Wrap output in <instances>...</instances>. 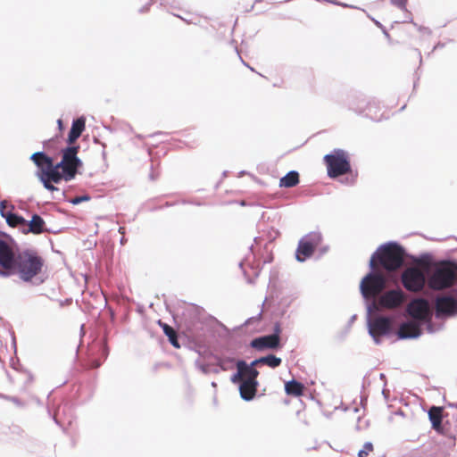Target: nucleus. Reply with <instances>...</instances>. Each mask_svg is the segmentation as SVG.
Instances as JSON below:
<instances>
[{"label":"nucleus","instance_id":"56","mask_svg":"<svg viewBox=\"0 0 457 457\" xmlns=\"http://www.w3.org/2000/svg\"><path fill=\"white\" fill-rule=\"evenodd\" d=\"M160 4L162 6H170L172 8H177L179 3L176 0H160Z\"/></svg>","mask_w":457,"mask_h":457},{"label":"nucleus","instance_id":"53","mask_svg":"<svg viewBox=\"0 0 457 457\" xmlns=\"http://www.w3.org/2000/svg\"><path fill=\"white\" fill-rule=\"evenodd\" d=\"M410 22L412 23L413 26L416 27L420 32L425 33V34H428V35H431L432 34V30L428 27H425V26H422V25H418L416 22L413 21V18L412 17L410 18Z\"/></svg>","mask_w":457,"mask_h":457},{"label":"nucleus","instance_id":"9","mask_svg":"<svg viewBox=\"0 0 457 457\" xmlns=\"http://www.w3.org/2000/svg\"><path fill=\"white\" fill-rule=\"evenodd\" d=\"M372 312L368 313V311L365 310L367 330L374 344L380 345L384 337L390 338L393 336L391 320L387 316H378L371 321Z\"/></svg>","mask_w":457,"mask_h":457},{"label":"nucleus","instance_id":"2","mask_svg":"<svg viewBox=\"0 0 457 457\" xmlns=\"http://www.w3.org/2000/svg\"><path fill=\"white\" fill-rule=\"evenodd\" d=\"M393 243L394 242L382 243L371 253L368 262V272L360 281L359 290L368 313L378 310L375 300H370V296L372 298L378 296L386 285L385 276L375 270V261L378 260L379 264L388 271H394L401 267V256L390 252V245Z\"/></svg>","mask_w":457,"mask_h":457},{"label":"nucleus","instance_id":"21","mask_svg":"<svg viewBox=\"0 0 457 457\" xmlns=\"http://www.w3.org/2000/svg\"><path fill=\"white\" fill-rule=\"evenodd\" d=\"M404 295L401 289H392L386 292L379 298V303L386 308H395L403 301Z\"/></svg>","mask_w":457,"mask_h":457},{"label":"nucleus","instance_id":"39","mask_svg":"<svg viewBox=\"0 0 457 457\" xmlns=\"http://www.w3.org/2000/svg\"><path fill=\"white\" fill-rule=\"evenodd\" d=\"M415 51L417 52L418 55H419V58H420V63H419V67L417 68V70L415 71L414 72V79H413V87H412V92L410 96V97L414 94V92L416 91L417 87H418V85H419V81L420 79V67L423 63V60H422V55H421V53L420 51L416 48Z\"/></svg>","mask_w":457,"mask_h":457},{"label":"nucleus","instance_id":"26","mask_svg":"<svg viewBox=\"0 0 457 457\" xmlns=\"http://www.w3.org/2000/svg\"><path fill=\"white\" fill-rule=\"evenodd\" d=\"M369 103V98L364 96L361 94L354 95L349 99L348 108L349 110L354 112L356 114L362 116L367 104Z\"/></svg>","mask_w":457,"mask_h":457},{"label":"nucleus","instance_id":"31","mask_svg":"<svg viewBox=\"0 0 457 457\" xmlns=\"http://www.w3.org/2000/svg\"><path fill=\"white\" fill-rule=\"evenodd\" d=\"M238 266L241 269L247 284H249V285H253L255 283V279L260 276L261 271L262 270V267H260L259 265L251 263L249 265V269L253 272V276H251L248 272V270L244 268V261H241L238 263Z\"/></svg>","mask_w":457,"mask_h":457},{"label":"nucleus","instance_id":"45","mask_svg":"<svg viewBox=\"0 0 457 457\" xmlns=\"http://www.w3.org/2000/svg\"><path fill=\"white\" fill-rule=\"evenodd\" d=\"M91 200V195H79V196H77V197H74L72 199H67L66 201L70 204H71L72 205H79L84 202H88Z\"/></svg>","mask_w":457,"mask_h":457},{"label":"nucleus","instance_id":"13","mask_svg":"<svg viewBox=\"0 0 457 457\" xmlns=\"http://www.w3.org/2000/svg\"><path fill=\"white\" fill-rule=\"evenodd\" d=\"M436 312L438 318L452 319L457 317V294L445 295L436 299Z\"/></svg>","mask_w":457,"mask_h":457},{"label":"nucleus","instance_id":"5","mask_svg":"<svg viewBox=\"0 0 457 457\" xmlns=\"http://www.w3.org/2000/svg\"><path fill=\"white\" fill-rule=\"evenodd\" d=\"M323 163L327 168L329 179H337L345 186L355 184L358 177L357 170L351 163L349 153L342 148H335L323 156Z\"/></svg>","mask_w":457,"mask_h":457},{"label":"nucleus","instance_id":"51","mask_svg":"<svg viewBox=\"0 0 457 457\" xmlns=\"http://www.w3.org/2000/svg\"><path fill=\"white\" fill-rule=\"evenodd\" d=\"M242 371L239 370V368H237V370L233 372L230 376L231 383L238 386V384H241L240 380L242 379Z\"/></svg>","mask_w":457,"mask_h":457},{"label":"nucleus","instance_id":"62","mask_svg":"<svg viewBox=\"0 0 457 457\" xmlns=\"http://www.w3.org/2000/svg\"><path fill=\"white\" fill-rule=\"evenodd\" d=\"M445 46V43H443V42H441V41L437 42V43L434 46V47H433V49L431 50V52H430V53H428V55L429 56V55H430L433 52H435L436 50H437V49H442V48H444Z\"/></svg>","mask_w":457,"mask_h":457},{"label":"nucleus","instance_id":"40","mask_svg":"<svg viewBox=\"0 0 457 457\" xmlns=\"http://www.w3.org/2000/svg\"><path fill=\"white\" fill-rule=\"evenodd\" d=\"M366 14L367 17L375 24L378 29H380L385 37L390 42L391 41V36L387 30V29L378 20H376L374 17L370 15L364 9H361Z\"/></svg>","mask_w":457,"mask_h":457},{"label":"nucleus","instance_id":"61","mask_svg":"<svg viewBox=\"0 0 457 457\" xmlns=\"http://www.w3.org/2000/svg\"><path fill=\"white\" fill-rule=\"evenodd\" d=\"M7 212L8 211H6L5 207H4V202L0 199V215H1V217L4 219L6 217Z\"/></svg>","mask_w":457,"mask_h":457},{"label":"nucleus","instance_id":"12","mask_svg":"<svg viewBox=\"0 0 457 457\" xmlns=\"http://www.w3.org/2000/svg\"><path fill=\"white\" fill-rule=\"evenodd\" d=\"M58 164L59 162H54V159L51 156L50 162L47 161L42 169L36 170L37 178L49 179L54 184H60L62 181H71V179H66L63 170H61Z\"/></svg>","mask_w":457,"mask_h":457},{"label":"nucleus","instance_id":"16","mask_svg":"<svg viewBox=\"0 0 457 457\" xmlns=\"http://www.w3.org/2000/svg\"><path fill=\"white\" fill-rule=\"evenodd\" d=\"M406 311L412 319L423 321L428 315V302L423 298H416L407 305Z\"/></svg>","mask_w":457,"mask_h":457},{"label":"nucleus","instance_id":"55","mask_svg":"<svg viewBox=\"0 0 457 457\" xmlns=\"http://www.w3.org/2000/svg\"><path fill=\"white\" fill-rule=\"evenodd\" d=\"M318 248V255L315 257L316 260H319L320 259L324 254H326L328 250H329V246L328 245H320Z\"/></svg>","mask_w":457,"mask_h":457},{"label":"nucleus","instance_id":"27","mask_svg":"<svg viewBox=\"0 0 457 457\" xmlns=\"http://www.w3.org/2000/svg\"><path fill=\"white\" fill-rule=\"evenodd\" d=\"M3 235H6L0 230V266L7 267L10 261H12L14 253L10 246L4 240Z\"/></svg>","mask_w":457,"mask_h":457},{"label":"nucleus","instance_id":"4","mask_svg":"<svg viewBox=\"0 0 457 457\" xmlns=\"http://www.w3.org/2000/svg\"><path fill=\"white\" fill-rule=\"evenodd\" d=\"M14 275L24 283L34 287L46 282L48 276L46 271V261L35 247L18 250L12 258Z\"/></svg>","mask_w":457,"mask_h":457},{"label":"nucleus","instance_id":"15","mask_svg":"<svg viewBox=\"0 0 457 457\" xmlns=\"http://www.w3.org/2000/svg\"><path fill=\"white\" fill-rule=\"evenodd\" d=\"M287 338L284 341L276 340L270 334L254 337L250 342V346L262 352L265 349L281 350L286 345Z\"/></svg>","mask_w":457,"mask_h":457},{"label":"nucleus","instance_id":"59","mask_svg":"<svg viewBox=\"0 0 457 457\" xmlns=\"http://www.w3.org/2000/svg\"><path fill=\"white\" fill-rule=\"evenodd\" d=\"M262 253H264V251H263ZM265 253H266V256L263 259V263L265 264V263L272 262H273V258H274L273 257V253H269V250L267 252H265Z\"/></svg>","mask_w":457,"mask_h":457},{"label":"nucleus","instance_id":"22","mask_svg":"<svg viewBox=\"0 0 457 457\" xmlns=\"http://www.w3.org/2000/svg\"><path fill=\"white\" fill-rule=\"evenodd\" d=\"M86 129V117L81 115L77 119H73L71 129L68 132L66 142L70 145L76 141Z\"/></svg>","mask_w":457,"mask_h":457},{"label":"nucleus","instance_id":"41","mask_svg":"<svg viewBox=\"0 0 457 457\" xmlns=\"http://www.w3.org/2000/svg\"><path fill=\"white\" fill-rule=\"evenodd\" d=\"M422 322H424L426 327V331L428 334H435L438 331H441L444 328V323L441 324H433L427 318Z\"/></svg>","mask_w":457,"mask_h":457},{"label":"nucleus","instance_id":"58","mask_svg":"<svg viewBox=\"0 0 457 457\" xmlns=\"http://www.w3.org/2000/svg\"><path fill=\"white\" fill-rule=\"evenodd\" d=\"M8 400L12 402L14 404H16L19 407H23L24 406V403H22V401L19 397H17V396L9 395L8 396Z\"/></svg>","mask_w":457,"mask_h":457},{"label":"nucleus","instance_id":"46","mask_svg":"<svg viewBox=\"0 0 457 457\" xmlns=\"http://www.w3.org/2000/svg\"><path fill=\"white\" fill-rule=\"evenodd\" d=\"M2 268L3 269H0V277L1 278H10L12 276H14L12 261H10L7 267H2Z\"/></svg>","mask_w":457,"mask_h":457},{"label":"nucleus","instance_id":"17","mask_svg":"<svg viewBox=\"0 0 457 457\" xmlns=\"http://www.w3.org/2000/svg\"><path fill=\"white\" fill-rule=\"evenodd\" d=\"M453 447H448L446 438L435 440L423 448L424 457H448L449 451Z\"/></svg>","mask_w":457,"mask_h":457},{"label":"nucleus","instance_id":"3","mask_svg":"<svg viewBox=\"0 0 457 457\" xmlns=\"http://www.w3.org/2000/svg\"><path fill=\"white\" fill-rule=\"evenodd\" d=\"M52 394L53 391L47 395L46 411L48 416L64 433H66L67 428L65 427V422H67L69 426L72 424L75 406L79 403H84L93 396L94 386L91 383L86 387H83L81 385L73 386L71 395L62 397L60 400L53 397Z\"/></svg>","mask_w":457,"mask_h":457},{"label":"nucleus","instance_id":"20","mask_svg":"<svg viewBox=\"0 0 457 457\" xmlns=\"http://www.w3.org/2000/svg\"><path fill=\"white\" fill-rule=\"evenodd\" d=\"M259 386V381L253 378H247L244 379L241 384H238V391L241 399L245 402H251L254 400L257 396Z\"/></svg>","mask_w":457,"mask_h":457},{"label":"nucleus","instance_id":"54","mask_svg":"<svg viewBox=\"0 0 457 457\" xmlns=\"http://www.w3.org/2000/svg\"><path fill=\"white\" fill-rule=\"evenodd\" d=\"M260 317H261V312L258 313L256 316H253V317L248 318L245 321L244 325L247 326V327L251 326V325H253V324L258 325L260 323Z\"/></svg>","mask_w":457,"mask_h":457},{"label":"nucleus","instance_id":"52","mask_svg":"<svg viewBox=\"0 0 457 457\" xmlns=\"http://www.w3.org/2000/svg\"><path fill=\"white\" fill-rule=\"evenodd\" d=\"M392 5L397 7L402 11H405L408 4V0H390Z\"/></svg>","mask_w":457,"mask_h":457},{"label":"nucleus","instance_id":"19","mask_svg":"<svg viewBox=\"0 0 457 457\" xmlns=\"http://www.w3.org/2000/svg\"><path fill=\"white\" fill-rule=\"evenodd\" d=\"M46 230V223L45 220L37 213H32L29 220H25L24 225L21 227L22 234L40 235Z\"/></svg>","mask_w":457,"mask_h":457},{"label":"nucleus","instance_id":"38","mask_svg":"<svg viewBox=\"0 0 457 457\" xmlns=\"http://www.w3.org/2000/svg\"><path fill=\"white\" fill-rule=\"evenodd\" d=\"M10 364L12 369L19 371V372H24L28 374V382H31L33 380V375L27 370L26 368L21 363V361L18 359H10Z\"/></svg>","mask_w":457,"mask_h":457},{"label":"nucleus","instance_id":"6","mask_svg":"<svg viewBox=\"0 0 457 457\" xmlns=\"http://www.w3.org/2000/svg\"><path fill=\"white\" fill-rule=\"evenodd\" d=\"M422 410L428 413L431 428L443 438H446L448 447H454L457 436V412H445V407L438 405H431L428 408L422 406Z\"/></svg>","mask_w":457,"mask_h":457},{"label":"nucleus","instance_id":"63","mask_svg":"<svg viewBox=\"0 0 457 457\" xmlns=\"http://www.w3.org/2000/svg\"><path fill=\"white\" fill-rule=\"evenodd\" d=\"M338 6H342L344 8H351V9H359L361 10V8L355 6V5H353V4H346V3H344V2H341L339 3V5Z\"/></svg>","mask_w":457,"mask_h":457},{"label":"nucleus","instance_id":"10","mask_svg":"<svg viewBox=\"0 0 457 457\" xmlns=\"http://www.w3.org/2000/svg\"><path fill=\"white\" fill-rule=\"evenodd\" d=\"M322 241L323 236L320 231H312L302 237L295 252V260L303 263L312 258L314 250L321 245Z\"/></svg>","mask_w":457,"mask_h":457},{"label":"nucleus","instance_id":"28","mask_svg":"<svg viewBox=\"0 0 457 457\" xmlns=\"http://www.w3.org/2000/svg\"><path fill=\"white\" fill-rule=\"evenodd\" d=\"M299 183V172L295 170H291L279 179L278 186L281 188H290L297 186Z\"/></svg>","mask_w":457,"mask_h":457},{"label":"nucleus","instance_id":"25","mask_svg":"<svg viewBox=\"0 0 457 457\" xmlns=\"http://www.w3.org/2000/svg\"><path fill=\"white\" fill-rule=\"evenodd\" d=\"M265 299L272 303H278V307L285 304V302H287V298L283 296L281 284L268 285V295Z\"/></svg>","mask_w":457,"mask_h":457},{"label":"nucleus","instance_id":"47","mask_svg":"<svg viewBox=\"0 0 457 457\" xmlns=\"http://www.w3.org/2000/svg\"><path fill=\"white\" fill-rule=\"evenodd\" d=\"M282 332V327L279 321H276L272 328V332L270 333L276 340L278 341H284L285 339H282L280 337V334Z\"/></svg>","mask_w":457,"mask_h":457},{"label":"nucleus","instance_id":"48","mask_svg":"<svg viewBox=\"0 0 457 457\" xmlns=\"http://www.w3.org/2000/svg\"><path fill=\"white\" fill-rule=\"evenodd\" d=\"M195 366L198 370H200L204 375H208L211 373V369L209 368L208 364H205L203 361H201L199 358H197L195 361Z\"/></svg>","mask_w":457,"mask_h":457},{"label":"nucleus","instance_id":"35","mask_svg":"<svg viewBox=\"0 0 457 457\" xmlns=\"http://www.w3.org/2000/svg\"><path fill=\"white\" fill-rule=\"evenodd\" d=\"M258 361L260 363L266 364L268 367L271 369H276L279 367L282 363V359L272 353H269L264 356H260L258 357Z\"/></svg>","mask_w":457,"mask_h":457},{"label":"nucleus","instance_id":"57","mask_svg":"<svg viewBox=\"0 0 457 457\" xmlns=\"http://www.w3.org/2000/svg\"><path fill=\"white\" fill-rule=\"evenodd\" d=\"M157 0H148V2L144 4L141 8H139L138 12L139 13H145L149 11L150 6L156 2Z\"/></svg>","mask_w":457,"mask_h":457},{"label":"nucleus","instance_id":"14","mask_svg":"<svg viewBox=\"0 0 457 457\" xmlns=\"http://www.w3.org/2000/svg\"><path fill=\"white\" fill-rule=\"evenodd\" d=\"M402 281L407 290L416 292L422 289L425 277L418 268L411 267L402 274Z\"/></svg>","mask_w":457,"mask_h":457},{"label":"nucleus","instance_id":"36","mask_svg":"<svg viewBox=\"0 0 457 457\" xmlns=\"http://www.w3.org/2000/svg\"><path fill=\"white\" fill-rule=\"evenodd\" d=\"M356 319H357L356 314H353L350 317V319L348 320L345 328L342 330L338 331L335 335L336 341H337L338 343H342L345 340V338H346L347 335L349 334L351 328H352L353 324L354 323V321L356 320Z\"/></svg>","mask_w":457,"mask_h":457},{"label":"nucleus","instance_id":"8","mask_svg":"<svg viewBox=\"0 0 457 457\" xmlns=\"http://www.w3.org/2000/svg\"><path fill=\"white\" fill-rule=\"evenodd\" d=\"M79 145H66L62 149V158L59 161L58 167L63 170L66 179L73 180L78 174H82L83 161L78 156Z\"/></svg>","mask_w":457,"mask_h":457},{"label":"nucleus","instance_id":"32","mask_svg":"<svg viewBox=\"0 0 457 457\" xmlns=\"http://www.w3.org/2000/svg\"><path fill=\"white\" fill-rule=\"evenodd\" d=\"M4 220L8 226L17 227L18 229L21 232V227L24 225L26 219L18 212L8 211Z\"/></svg>","mask_w":457,"mask_h":457},{"label":"nucleus","instance_id":"29","mask_svg":"<svg viewBox=\"0 0 457 457\" xmlns=\"http://www.w3.org/2000/svg\"><path fill=\"white\" fill-rule=\"evenodd\" d=\"M258 363H260L258 358H255L249 363L245 360H238L237 361V368H239L243 374H248L249 378H253L257 379V377L260 374V372L254 367Z\"/></svg>","mask_w":457,"mask_h":457},{"label":"nucleus","instance_id":"23","mask_svg":"<svg viewBox=\"0 0 457 457\" xmlns=\"http://www.w3.org/2000/svg\"><path fill=\"white\" fill-rule=\"evenodd\" d=\"M380 102L375 98H369V103L362 116L378 122L383 118V113H380Z\"/></svg>","mask_w":457,"mask_h":457},{"label":"nucleus","instance_id":"44","mask_svg":"<svg viewBox=\"0 0 457 457\" xmlns=\"http://www.w3.org/2000/svg\"><path fill=\"white\" fill-rule=\"evenodd\" d=\"M274 305H276V309L274 310V313L282 318L287 312V308L290 306L291 304V301H287V302H285V304L283 305H280L278 307V303H273Z\"/></svg>","mask_w":457,"mask_h":457},{"label":"nucleus","instance_id":"1","mask_svg":"<svg viewBox=\"0 0 457 457\" xmlns=\"http://www.w3.org/2000/svg\"><path fill=\"white\" fill-rule=\"evenodd\" d=\"M185 332L183 344L185 346L201 355L202 350L216 348L212 353L216 365L223 370L232 368L236 361V350L225 344L230 332L227 326L197 304L190 306L183 312Z\"/></svg>","mask_w":457,"mask_h":457},{"label":"nucleus","instance_id":"60","mask_svg":"<svg viewBox=\"0 0 457 457\" xmlns=\"http://www.w3.org/2000/svg\"><path fill=\"white\" fill-rule=\"evenodd\" d=\"M151 171L149 173V179L152 180V181H154L157 179L158 176H159V172H155L154 170V164L152 163L151 164Z\"/></svg>","mask_w":457,"mask_h":457},{"label":"nucleus","instance_id":"49","mask_svg":"<svg viewBox=\"0 0 457 457\" xmlns=\"http://www.w3.org/2000/svg\"><path fill=\"white\" fill-rule=\"evenodd\" d=\"M157 324L162 329L163 334L168 337L171 334H173L174 330L171 326L162 321V320H157Z\"/></svg>","mask_w":457,"mask_h":457},{"label":"nucleus","instance_id":"43","mask_svg":"<svg viewBox=\"0 0 457 457\" xmlns=\"http://www.w3.org/2000/svg\"><path fill=\"white\" fill-rule=\"evenodd\" d=\"M281 284L279 279V270L278 268L274 267L270 271L269 284L268 285H276Z\"/></svg>","mask_w":457,"mask_h":457},{"label":"nucleus","instance_id":"50","mask_svg":"<svg viewBox=\"0 0 457 457\" xmlns=\"http://www.w3.org/2000/svg\"><path fill=\"white\" fill-rule=\"evenodd\" d=\"M168 341L169 343L176 349H179L181 347V344H180V339L179 337L177 336V334L175 333V331L173 332V334H171L170 336H169L168 337Z\"/></svg>","mask_w":457,"mask_h":457},{"label":"nucleus","instance_id":"24","mask_svg":"<svg viewBox=\"0 0 457 457\" xmlns=\"http://www.w3.org/2000/svg\"><path fill=\"white\" fill-rule=\"evenodd\" d=\"M279 236V230L271 227L267 230L263 229V234L262 236L255 237L253 238V242L258 246L265 240L266 242L262 246V251L267 252L269 245L272 244Z\"/></svg>","mask_w":457,"mask_h":457},{"label":"nucleus","instance_id":"11","mask_svg":"<svg viewBox=\"0 0 457 457\" xmlns=\"http://www.w3.org/2000/svg\"><path fill=\"white\" fill-rule=\"evenodd\" d=\"M388 242H395L390 245V252L394 254H399L401 256V266L403 263L404 258H409L412 262L424 264L429 266L431 269L433 267L434 262L436 260L433 259V253L430 251H422L418 254H414L410 253L406 247H404L401 243L395 240H389Z\"/></svg>","mask_w":457,"mask_h":457},{"label":"nucleus","instance_id":"7","mask_svg":"<svg viewBox=\"0 0 457 457\" xmlns=\"http://www.w3.org/2000/svg\"><path fill=\"white\" fill-rule=\"evenodd\" d=\"M457 278V258L436 259L428 273V285L434 289L452 286Z\"/></svg>","mask_w":457,"mask_h":457},{"label":"nucleus","instance_id":"64","mask_svg":"<svg viewBox=\"0 0 457 457\" xmlns=\"http://www.w3.org/2000/svg\"><path fill=\"white\" fill-rule=\"evenodd\" d=\"M100 145H102L103 147V151H102V158L104 161L106 160V156H107V154H106V151H105V148L107 146L106 143L104 142H100Z\"/></svg>","mask_w":457,"mask_h":457},{"label":"nucleus","instance_id":"34","mask_svg":"<svg viewBox=\"0 0 457 457\" xmlns=\"http://www.w3.org/2000/svg\"><path fill=\"white\" fill-rule=\"evenodd\" d=\"M38 180L40 181L45 189L53 194L54 199L61 200L64 198L65 192L62 191L59 187L54 186V183H52V181L45 179H38Z\"/></svg>","mask_w":457,"mask_h":457},{"label":"nucleus","instance_id":"42","mask_svg":"<svg viewBox=\"0 0 457 457\" xmlns=\"http://www.w3.org/2000/svg\"><path fill=\"white\" fill-rule=\"evenodd\" d=\"M374 450L372 442L367 441L363 444L362 447L358 451L357 457H367Z\"/></svg>","mask_w":457,"mask_h":457},{"label":"nucleus","instance_id":"18","mask_svg":"<svg viewBox=\"0 0 457 457\" xmlns=\"http://www.w3.org/2000/svg\"><path fill=\"white\" fill-rule=\"evenodd\" d=\"M396 335L399 340H414L420 338L423 331L417 322L405 321L402 323Z\"/></svg>","mask_w":457,"mask_h":457},{"label":"nucleus","instance_id":"33","mask_svg":"<svg viewBox=\"0 0 457 457\" xmlns=\"http://www.w3.org/2000/svg\"><path fill=\"white\" fill-rule=\"evenodd\" d=\"M29 160L37 167V170L42 169L45 163L51 160V156L46 154L44 150L37 151L29 156Z\"/></svg>","mask_w":457,"mask_h":457},{"label":"nucleus","instance_id":"30","mask_svg":"<svg viewBox=\"0 0 457 457\" xmlns=\"http://www.w3.org/2000/svg\"><path fill=\"white\" fill-rule=\"evenodd\" d=\"M303 384L295 378L285 382L284 389L287 395L300 397L303 395Z\"/></svg>","mask_w":457,"mask_h":457},{"label":"nucleus","instance_id":"37","mask_svg":"<svg viewBox=\"0 0 457 457\" xmlns=\"http://www.w3.org/2000/svg\"><path fill=\"white\" fill-rule=\"evenodd\" d=\"M371 381L370 379V372H367L363 378H362V383H361V392L360 396V403L361 407L364 409L365 404L368 402V394L365 393V390L370 386Z\"/></svg>","mask_w":457,"mask_h":457}]
</instances>
